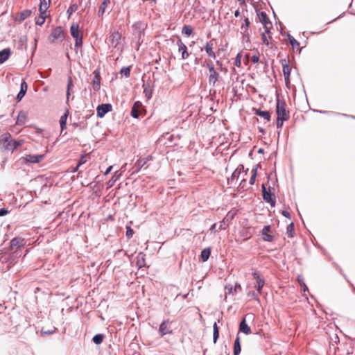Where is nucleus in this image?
<instances>
[{
	"instance_id": "obj_1",
	"label": "nucleus",
	"mask_w": 355,
	"mask_h": 355,
	"mask_svg": "<svg viewBox=\"0 0 355 355\" xmlns=\"http://www.w3.org/2000/svg\"><path fill=\"white\" fill-rule=\"evenodd\" d=\"M286 103L283 101H277L276 113L277 115V127L281 128L283 125L284 121L289 119V112L286 110Z\"/></svg>"
},
{
	"instance_id": "obj_2",
	"label": "nucleus",
	"mask_w": 355,
	"mask_h": 355,
	"mask_svg": "<svg viewBox=\"0 0 355 355\" xmlns=\"http://www.w3.org/2000/svg\"><path fill=\"white\" fill-rule=\"evenodd\" d=\"M257 17L259 21L263 24V28L266 31V33H269V30H271L272 28V24L266 13L262 11L259 12H257Z\"/></svg>"
},
{
	"instance_id": "obj_3",
	"label": "nucleus",
	"mask_w": 355,
	"mask_h": 355,
	"mask_svg": "<svg viewBox=\"0 0 355 355\" xmlns=\"http://www.w3.org/2000/svg\"><path fill=\"white\" fill-rule=\"evenodd\" d=\"M0 142L5 150L11 151L15 150V146L12 144L13 142V139L10 134L1 135Z\"/></svg>"
},
{
	"instance_id": "obj_4",
	"label": "nucleus",
	"mask_w": 355,
	"mask_h": 355,
	"mask_svg": "<svg viewBox=\"0 0 355 355\" xmlns=\"http://www.w3.org/2000/svg\"><path fill=\"white\" fill-rule=\"evenodd\" d=\"M64 37L65 32L62 27L57 26L53 30L52 33L49 37V40L52 43H53L57 40H62Z\"/></svg>"
},
{
	"instance_id": "obj_5",
	"label": "nucleus",
	"mask_w": 355,
	"mask_h": 355,
	"mask_svg": "<svg viewBox=\"0 0 355 355\" xmlns=\"http://www.w3.org/2000/svg\"><path fill=\"white\" fill-rule=\"evenodd\" d=\"M171 322L167 319L164 320L159 325L158 332L159 335L162 337L166 334H172L173 330L171 328Z\"/></svg>"
},
{
	"instance_id": "obj_6",
	"label": "nucleus",
	"mask_w": 355,
	"mask_h": 355,
	"mask_svg": "<svg viewBox=\"0 0 355 355\" xmlns=\"http://www.w3.org/2000/svg\"><path fill=\"white\" fill-rule=\"evenodd\" d=\"M176 44L178 47V52L181 53L182 59H187L189 56V53L188 52L187 46L184 44L182 39L179 37H178Z\"/></svg>"
},
{
	"instance_id": "obj_7",
	"label": "nucleus",
	"mask_w": 355,
	"mask_h": 355,
	"mask_svg": "<svg viewBox=\"0 0 355 355\" xmlns=\"http://www.w3.org/2000/svg\"><path fill=\"white\" fill-rule=\"evenodd\" d=\"M144 107L140 101H136L131 110V115L132 117L137 119L144 112Z\"/></svg>"
},
{
	"instance_id": "obj_8",
	"label": "nucleus",
	"mask_w": 355,
	"mask_h": 355,
	"mask_svg": "<svg viewBox=\"0 0 355 355\" xmlns=\"http://www.w3.org/2000/svg\"><path fill=\"white\" fill-rule=\"evenodd\" d=\"M282 71H283L285 83L286 85H288V84H290V75H291V68L287 64V62L286 60H282Z\"/></svg>"
},
{
	"instance_id": "obj_9",
	"label": "nucleus",
	"mask_w": 355,
	"mask_h": 355,
	"mask_svg": "<svg viewBox=\"0 0 355 355\" xmlns=\"http://www.w3.org/2000/svg\"><path fill=\"white\" fill-rule=\"evenodd\" d=\"M112 110V105L109 103L101 104L97 107V116L100 118L103 117L106 113Z\"/></svg>"
},
{
	"instance_id": "obj_10",
	"label": "nucleus",
	"mask_w": 355,
	"mask_h": 355,
	"mask_svg": "<svg viewBox=\"0 0 355 355\" xmlns=\"http://www.w3.org/2000/svg\"><path fill=\"white\" fill-rule=\"evenodd\" d=\"M207 67L209 71V82L214 85L218 80V73L216 71L211 63L207 64Z\"/></svg>"
},
{
	"instance_id": "obj_11",
	"label": "nucleus",
	"mask_w": 355,
	"mask_h": 355,
	"mask_svg": "<svg viewBox=\"0 0 355 355\" xmlns=\"http://www.w3.org/2000/svg\"><path fill=\"white\" fill-rule=\"evenodd\" d=\"M121 38V34L118 31H114L110 35L109 41L112 46L117 47L120 44Z\"/></svg>"
},
{
	"instance_id": "obj_12",
	"label": "nucleus",
	"mask_w": 355,
	"mask_h": 355,
	"mask_svg": "<svg viewBox=\"0 0 355 355\" xmlns=\"http://www.w3.org/2000/svg\"><path fill=\"white\" fill-rule=\"evenodd\" d=\"M262 193L263 200L267 202H270L272 206H274L275 200L273 198V195L266 190V188L263 184L262 185Z\"/></svg>"
},
{
	"instance_id": "obj_13",
	"label": "nucleus",
	"mask_w": 355,
	"mask_h": 355,
	"mask_svg": "<svg viewBox=\"0 0 355 355\" xmlns=\"http://www.w3.org/2000/svg\"><path fill=\"white\" fill-rule=\"evenodd\" d=\"M252 275L257 281L256 288L257 289V291L259 293H261V289L265 284V281L257 271H254L252 273Z\"/></svg>"
},
{
	"instance_id": "obj_14",
	"label": "nucleus",
	"mask_w": 355,
	"mask_h": 355,
	"mask_svg": "<svg viewBox=\"0 0 355 355\" xmlns=\"http://www.w3.org/2000/svg\"><path fill=\"white\" fill-rule=\"evenodd\" d=\"M24 159H25L26 162H30V163H39L44 159V155H26Z\"/></svg>"
},
{
	"instance_id": "obj_15",
	"label": "nucleus",
	"mask_w": 355,
	"mask_h": 355,
	"mask_svg": "<svg viewBox=\"0 0 355 355\" xmlns=\"http://www.w3.org/2000/svg\"><path fill=\"white\" fill-rule=\"evenodd\" d=\"M94 80L92 83V87L94 90L98 91L101 87V76L100 73L98 70H95L94 71Z\"/></svg>"
},
{
	"instance_id": "obj_16",
	"label": "nucleus",
	"mask_w": 355,
	"mask_h": 355,
	"mask_svg": "<svg viewBox=\"0 0 355 355\" xmlns=\"http://www.w3.org/2000/svg\"><path fill=\"white\" fill-rule=\"evenodd\" d=\"M261 41L262 44L263 45H266V46H269L270 44H272V42L273 41L270 30H269V33H266V31L264 30V32H263L261 35Z\"/></svg>"
},
{
	"instance_id": "obj_17",
	"label": "nucleus",
	"mask_w": 355,
	"mask_h": 355,
	"mask_svg": "<svg viewBox=\"0 0 355 355\" xmlns=\"http://www.w3.org/2000/svg\"><path fill=\"white\" fill-rule=\"evenodd\" d=\"M250 22L248 18H245L243 20V23L241 26V30H243V37L246 38L247 40H249L250 34L248 32V28L250 26Z\"/></svg>"
},
{
	"instance_id": "obj_18",
	"label": "nucleus",
	"mask_w": 355,
	"mask_h": 355,
	"mask_svg": "<svg viewBox=\"0 0 355 355\" xmlns=\"http://www.w3.org/2000/svg\"><path fill=\"white\" fill-rule=\"evenodd\" d=\"M204 49H205L206 53H207V55L210 58H211L213 59L216 58V55L215 52L213 50L214 49V44H213L212 41L206 42Z\"/></svg>"
},
{
	"instance_id": "obj_19",
	"label": "nucleus",
	"mask_w": 355,
	"mask_h": 355,
	"mask_svg": "<svg viewBox=\"0 0 355 355\" xmlns=\"http://www.w3.org/2000/svg\"><path fill=\"white\" fill-rule=\"evenodd\" d=\"M146 255L143 252H139L136 257V265L139 268L146 266Z\"/></svg>"
},
{
	"instance_id": "obj_20",
	"label": "nucleus",
	"mask_w": 355,
	"mask_h": 355,
	"mask_svg": "<svg viewBox=\"0 0 355 355\" xmlns=\"http://www.w3.org/2000/svg\"><path fill=\"white\" fill-rule=\"evenodd\" d=\"M71 36L76 39L83 36V33L79 31V26L77 24H72L70 28Z\"/></svg>"
},
{
	"instance_id": "obj_21",
	"label": "nucleus",
	"mask_w": 355,
	"mask_h": 355,
	"mask_svg": "<svg viewBox=\"0 0 355 355\" xmlns=\"http://www.w3.org/2000/svg\"><path fill=\"white\" fill-rule=\"evenodd\" d=\"M271 227L270 225L265 226L262 230L263 239L266 241L270 242L273 240V236L269 234Z\"/></svg>"
},
{
	"instance_id": "obj_22",
	"label": "nucleus",
	"mask_w": 355,
	"mask_h": 355,
	"mask_svg": "<svg viewBox=\"0 0 355 355\" xmlns=\"http://www.w3.org/2000/svg\"><path fill=\"white\" fill-rule=\"evenodd\" d=\"M110 3H111L110 0H103V1L101 3V6H99V9L98 11V17H103V15L105 14L107 8L109 7Z\"/></svg>"
},
{
	"instance_id": "obj_23",
	"label": "nucleus",
	"mask_w": 355,
	"mask_h": 355,
	"mask_svg": "<svg viewBox=\"0 0 355 355\" xmlns=\"http://www.w3.org/2000/svg\"><path fill=\"white\" fill-rule=\"evenodd\" d=\"M51 0H40L39 11L41 14H46V10L49 8Z\"/></svg>"
},
{
	"instance_id": "obj_24",
	"label": "nucleus",
	"mask_w": 355,
	"mask_h": 355,
	"mask_svg": "<svg viewBox=\"0 0 355 355\" xmlns=\"http://www.w3.org/2000/svg\"><path fill=\"white\" fill-rule=\"evenodd\" d=\"M28 89V85L25 80H23L21 83L20 92L17 96V99L19 101L24 96Z\"/></svg>"
},
{
	"instance_id": "obj_25",
	"label": "nucleus",
	"mask_w": 355,
	"mask_h": 355,
	"mask_svg": "<svg viewBox=\"0 0 355 355\" xmlns=\"http://www.w3.org/2000/svg\"><path fill=\"white\" fill-rule=\"evenodd\" d=\"M148 159L146 158H139L136 163L135 164L134 168H135V171L138 172L143 167H144L147 162Z\"/></svg>"
},
{
	"instance_id": "obj_26",
	"label": "nucleus",
	"mask_w": 355,
	"mask_h": 355,
	"mask_svg": "<svg viewBox=\"0 0 355 355\" xmlns=\"http://www.w3.org/2000/svg\"><path fill=\"white\" fill-rule=\"evenodd\" d=\"M239 331H242L246 335L251 334V329L250 327L247 324L245 319H243L240 323Z\"/></svg>"
},
{
	"instance_id": "obj_27",
	"label": "nucleus",
	"mask_w": 355,
	"mask_h": 355,
	"mask_svg": "<svg viewBox=\"0 0 355 355\" xmlns=\"http://www.w3.org/2000/svg\"><path fill=\"white\" fill-rule=\"evenodd\" d=\"M288 40L290 42V44L292 46V49L293 50H296L298 52H300L301 49L300 46V42L297 41L293 36L288 35Z\"/></svg>"
},
{
	"instance_id": "obj_28",
	"label": "nucleus",
	"mask_w": 355,
	"mask_h": 355,
	"mask_svg": "<svg viewBox=\"0 0 355 355\" xmlns=\"http://www.w3.org/2000/svg\"><path fill=\"white\" fill-rule=\"evenodd\" d=\"M10 55V51L9 49H5L0 51V64H2L7 60Z\"/></svg>"
},
{
	"instance_id": "obj_29",
	"label": "nucleus",
	"mask_w": 355,
	"mask_h": 355,
	"mask_svg": "<svg viewBox=\"0 0 355 355\" xmlns=\"http://www.w3.org/2000/svg\"><path fill=\"white\" fill-rule=\"evenodd\" d=\"M254 114L257 116H259L265 119H266L268 121L270 119V112L268 111H261L259 110H254Z\"/></svg>"
},
{
	"instance_id": "obj_30",
	"label": "nucleus",
	"mask_w": 355,
	"mask_h": 355,
	"mask_svg": "<svg viewBox=\"0 0 355 355\" xmlns=\"http://www.w3.org/2000/svg\"><path fill=\"white\" fill-rule=\"evenodd\" d=\"M68 114H69V112L67 110L64 112V114L62 116H61V117L60 119V125L61 132H62L64 130V129L66 128Z\"/></svg>"
},
{
	"instance_id": "obj_31",
	"label": "nucleus",
	"mask_w": 355,
	"mask_h": 355,
	"mask_svg": "<svg viewBox=\"0 0 355 355\" xmlns=\"http://www.w3.org/2000/svg\"><path fill=\"white\" fill-rule=\"evenodd\" d=\"M241 350L240 339L239 337H236L234 344V355H239Z\"/></svg>"
},
{
	"instance_id": "obj_32",
	"label": "nucleus",
	"mask_w": 355,
	"mask_h": 355,
	"mask_svg": "<svg viewBox=\"0 0 355 355\" xmlns=\"http://www.w3.org/2000/svg\"><path fill=\"white\" fill-rule=\"evenodd\" d=\"M210 254L211 250L209 248H205L202 250L200 254L201 260L202 261H206L209 259Z\"/></svg>"
},
{
	"instance_id": "obj_33",
	"label": "nucleus",
	"mask_w": 355,
	"mask_h": 355,
	"mask_svg": "<svg viewBox=\"0 0 355 355\" xmlns=\"http://www.w3.org/2000/svg\"><path fill=\"white\" fill-rule=\"evenodd\" d=\"M213 341L216 343L219 337V329L216 322L213 325Z\"/></svg>"
},
{
	"instance_id": "obj_34",
	"label": "nucleus",
	"mask_w": 355,
	"mask_h": 355,
	"mask_svg": "<svg viewBox=\"0 0 355 355\" xmlns=\"http://www.w3.org/2000/svg\"><path fill=\"white\" fill-rule=\"evenodd\" d=\"M46 19V14H41L36 17L35 24L39 26H42L44 24Z\"/></svg>"
},
{
	"instance_id": "obj_35",
	"label": "nucleus",
	"mask_w": 355,
	"mask_h": 355,
	"mask_svg": "<svg viewBox=\"0 0 355 355\" xmlns=\"http://www.w3.org/2000/svg\"><path fill=\"white\" fill-rule=\"evenodd\" d=\"M21 244V241L19 239L15 238L11 240L10 241V248L12 250H14L15 248H17Z\"/></svg>"
},
{
	"instance_id": "obj_36",
	"label": "nucleus",
	"mask_w": 355,
	"mask_h": 355,
	"mask_svg": "<svg viewBox=\"0 0 355 355\" xmlns=\"http://www.w3.org/2000/svg\"><path fill=\"white\" fill-rule=\"evenodd\" d=\"M26 119V116L24 113L20 112L17 116V123L22 125L25 123Z\"/></svg>"
},
{
	"instance_id": "obj_37",
	"label": "nucleus",
	"mask_w": 355,
	"mask_h": 355,
	"mask_svg": "<svg viewBox=\"0 0 355 355\" xmlns=\"http://www.w3.org/2000/svg\"><path fill=\"white\" fill-rule=\"evenodd\" d=\"M93 342L96 344H101L103 340V336L102 334H96L92 338Z\"/></svg>"
},
{
	"instance_id": "obj_38",
	"label": "nucleus",
	"mask_w": 355,
	"mask_h": 355,
	"mask_svg": "<svg viewBox=\"0 0 355 355\" xmlns=\"http://www.w3.org/2000/svg\"><path fill=\"white\" fill-rule=\"evenodd\" d=\"M78 7L77 4H71L67 11V13L68 14L69 17H70L73 12H75L78 10Z\"/></svg>"
},
{
	"instance_id": "obj_39",
	"label": "nucleus",
	"mask_w": 355,
	"mask_h": 355,
	"mask_svg": "<svg viewBox=\"0 0 355 355\" xmlns=\"http://www.w3.org/2000/svg\"><path fill=\"white\" fill-rule=\"evenodd\" d=\"M182 33L189 36L193 33V29L190 26L185 25L182 28Z\"/></svg>"
},
{
	"instance_id": "obj_40",
	"label": "nucleus",
	"mask_w": 355,
	"mask_h": 355,
	"mask_svg": "<svg viewBox=\"0 0 355 355\" xmlns=\"http://www.w3.org/2000/svg\"><path fill=\"white\" fill-rule=\"evenodd\" d=\"M297 282L300 284V285L304 292L308 291V288H307L306 285L305 284V283L303 280V278L301 276L297 277Z\"/></svg>"
},
{
	"instance_id": "obj_41",
	"label": "nucleus",
	"mask_w": 355,
	"mask_h": 355,
	"mask_svg": "<svg viewBox=\"0 0 355 355\" xmlns=\"http://www.w3.org/2000/svg\"><path fill=\"white\" fill-rule=\"evenodd\" d=\"M73 87V81L71 77L68 78V83H67V98H69V96L70 95V89Z\"/></svg>"
},
{
	"instance_id": "obj_42",
	"label": "nucleus",
	"mask_w": 355,
	"mask_h": 355,
	"mask_svg": "<svg viewBox=\"0 0 355 355\" xmlns=\"http://www.w3.org/2000/svg\"><path fill=\"white\" fill-rule=\"evenodd\" d=\"M121 74L124 75L126 78L129 77L130 75V67H123L121 69Z\"/></svg>"
},
{
	"instance_id": "obj_43",
	"label": "nucleus",
	"mask_w": 355,
	"mask_h": 355,
	"mask_svg": "<svg viewBox=\"0 0 355 355\" xmlns=\"http://www.w3.org/2000/svg\"><path fill=\"white\" fill-rule=\"evenodd\" d=\"M88 158H89L88 155L85 154V155H82L78 163V166H81V165L85 164L87 162Z\"/></svg>"
},
{
	"instance_id": "obj_44",
	"label": "nucleus",
	"mask_w": 355,
	"mask_h": 355,
	"mask_svg": "<svg viewBox=\"0 0 355 355\" xmlns=\"http://www.w3.org/2000/svg\"><path fill=\"white\" fill-rule=\"evenodd\" d=\"M133 234H134V231L131 228L130 226H127L126 227V233H125V235L127 236L128 239H131L133 236Z\"/></svg>"
},
{
	"instance_id": "obj_45",
	"label": "nucleus",
	"mask_w": 355,
	"mask_h": 355,
	"mask_svg": "<svg viewBox=\"0 0 355 355\" xmlns=\"http://www.w3.org/2000/svg\"><path fill=\"white\" fill-rule=\"evenodd\" d=\"M256 176H257V171H256V169H253V170H252V173L251 178H250V184L251 185L254 184V182H255Z\"/></svg>"
},
{
	"instance_id": "obj_46",
	"label": "nucleus",
	"mask_w": 355,
	"mask_h": 355,
	"mask_svg": "<svg viewBox=\"0 0 355 355\" xmlns=\"http://www.w3.org/2000/svg\"><path fill=\"white\" fill-rule=\"evenodd\" d=\"M75 40H76L75 46L76 47H80V46H82V45H83V36L80 37L78 38H76Z\"/></svg>"
},
{
	"instance_id": "obj_47",
	"label": "nucleus",
	"mask_w": 355,
	"mask_h": 355,
	"mask_svg": "<svg viewBox=\"0 0 355 355\" xmlns=\"http://www.w3.org/2000/svg\"><path fill=\"white\" fill-rule=\"evenodd\" d=\"M31 14V11L28 10H24L23 12H21V19H24L29 17Z\"/></svg>"
},
{
	"instance_id": "obj_48",
	"label": "nucleus",
	"mask_w": 355,
	"mask_h": 355,
	"mask_svg": "<svg viewBox=\"0 0 355 355\" xmlns=\"http://www.w3.org/2000/svg\"><path fill=\"white\" fill-rule=\"evenodd\" d=\"M15 146V150L17 149L19 146H21L24 144L23 140L15 141L13 140L12 143Z\"/></svg>"
},
{
	"instance_id": "obj_49",
	"label": "nucleus",
	"mask_w": 355,
	"mask_h": 355,
	"mask_svg": "<svg viewBox=\"0 0 355 355\" xmlns=\"http://www.w3.org/2000/svg\"><path fill=\"white\" fill-rule=\"evenodd\" d=\"M293 231H294V225L293 223H291L287 227V232H288V233L290 234L291 236H293V235L291 234Z\"/></svg>"
},
{
	"instance_id": "obj_50",
	"label": "nucleus",
	"mask_w": 355,
	"mask_h": 355,
	"mask_svg": "<svg viewBox=\"0 0 355 355\" xmlns=\"http://www.w3.org/2000/svg\"><path fill=\"white\" fill-rule=\"evenodd\" d=\"M259 56L258 55H254L252 57L251 61L253 63H257L259 62Z\"/></svg>"
},
{
	"instance_id": "obj_51",
	"label": "nucleus",
	"mask_w": 355,
	"mask_h": 355,
	"mask_svg": "<svg viewBox=\"0 0 355 355\" xmlns=\"http://www.w3.org/2000/svg\"><path fill=\"white\" fill-rule=\"evenodd\" d=\"M8 212H9L8 210L6 209H4V208L1 209H0V217L6 215Z\"/></svg>"
},
{
	"instance_id": "obj_52",
	"label": "nucleus",
	"mask_w": 355,
	"mask_h": 355,
	"mask_svg": "<svg viewBox=\"0 0 355 355\" xmlns=\"http://www.w3.org/2000/svg\"><path fill=\"white\" fill-rule=\"evenodd\" d=\"M144 92L145 96L147 97V98H150L151 97L150 91L148 90L147 89H144Z\"/></svg>"
},
{
	"instance_id": "obj_53",
	"label": "nucleus",
	"mask_w": 355,
	"mask_h": 355,
	"mask_svg": "<svg viewBox=\"0 0 355 355\" xmlns=\"http://www.w3.org/2000/svg\"><path fill=\"white\" fill-rule=\"evenodd\" d=\"M236 64L237 66H240L241 65V55H240V54H238V55L236 57Z\"/></svg>"
},
{
	"instance_id": "obj_54",
	"label": "nucleus",
	"mask_w": 355,
	"mask_h": 355,
	"mask_svg": "<svg viewBox=\"0 0 355 355\" xmlns=\"http://www.w3.org/2000/svg\"><path fill=\"white\" fill-rule=\"evenodd\" d=\"M282 214L286 218H290V214L287 211H283Z\"/></svg>"
},
{
	"instance_id": "obj_55",
	"label": "nucleus",
	"mask_w": 355,
	"mask_h": 355,
	"mask_svg": "<svg viewBox=\"0 0 355 355\" xmlns=\"http://www.w3.org/2000/svg\"><path fill=\"white\" fill-rule=\"evenodd\" d=\"M112 166H109V167L107 168L106 171L105 172V175H107L109 173H110V171H112Z\"/></svg>"
},
{
	"instance_id": "obj_56",
	"label": "nucleus",
	"mask_w": 355,
	"mask_h": 355,
	"mask_svg": "<svg viewBox=\"0 0 355 355\" xmlns=\"http://www.w3.org/2000/svg\"><path fill=\"white\" fill-rule=\"evenodd\" d=\"M225 289H228L229 293H232V286H230H230H225Z\"/></svg>"
},
{
	"instance_id": "obj_57",
	"label": "nucleus",
	"mask_w": 355,
	"mask_h": 355,
	"mask_svg": "<svg viewBox=\"0 0 355 355\" xmlns=\"http://www.w3.org/2000/svg\"><path fill=\"white\" fill-rule=\"evenodd\" d=\"M237 289H239V290L241 289V286L240 284H236L234 291L236 292Z\"/></svg>"
},
{
	"instance_id": "obj_58",
	"label": "nucleus",
	"mask_w": 355,
	"mask_h": 355,
	"mask_svg": "<svg viewBox=\"0 0 355 355\" xmlns=\"http://www.w3.org/2000/svg\"><path fill=\"white\" fill-rule=\"evenodd\" d=\"M225 223V220H223L222 222H221V224L220 225V227H219V229L220 230H225V227L223 226V223Z\"/></svg>"
},
{
	"instance_id": "obj_59",
	"label": "nucleus",
	"mask_w": 355,
	"mask_h": 355,
	"mask_svg": "<svg viewBox=\"0 0 355 355\" xmlns=\"http://www.w3.org/2000/svg\"><path fill=\"white\" fill-rule=\"evenodd\" d=\"M239 15H240V11H239V10L238 9V10H236L234 12V16H235L236 17H239Z\"/></svg>"
},
{
	"instance_id": "obj_60",
	"label": "nucleus",
	"mask_w": 355,
	"mask_h": 355,
	"mask_svg": "<svg viewBox=\"0 0 355 355\" xmlns=\"http://www.w3.org/2000/svg\"><path fill=\"white\" fill-rule=\"evenodd\" d=\"M80 166H78V165L76 166V167H75V168L72 170V172H73V173L76 172V171L78 170V168H79V167H80Z\"/></svg>"
},
{
	"instance_id": "obj_61",
	"label": "nucleus",
	"mask_w": 355,
	"mask_h": 355,
	"mask_svg": "<svg viewBox=\"0 0 355 355\" xmlns=\"http://www.w3.org/2000/svg\"><path fill=\"white\" fill-rule=\"evenodd\" d=\"M216 224H214L211 228H210V230L211 231H214L215 230V228H216Z\"/></svg>"
},
{
	"instance_id": "obj_62",
	"label": "nucleus",
	"mask_w": 355,
	"mask_h": 355,
	"mask_svg": "<svg viewBox=\"0 0 355 355\" xmlns=\"http://www.w3.org/2000/svg\"><path fill=\"white\" fill-rule=\"evenodd\" d=\"M0 263H3V261H1V259H0ZM4 269H5V268H4V267H3V266H0V270H3Z\"/></svg>"
},
{
	"instance_id": "obj_63",
	"label": "nucleus",
	"mask_w": 355,
	"mask_h": 355,
	"mask_svg": "<svg viewBox=\"0 0 355 355\" xmlns=\"http://www.w3.org/2000/svg\"><path fill=\"white\" fill-rule=\"evenodd\" d=\"M248 295H250V296L254 297V296H255V293H254V292H250V293H248Z\"/></svg>"
},
{
	"instance_id": "obj_64",
	"label": "nucleus",
	"mask_w": 355,
	"mask_h": 355,
	"mask_svg": "<svg viewBox=\"0 0 355 355\" xmlns=\"http://www.w3.org/2000/svg\"><path fill=\"white\" fill-rule=\"evenodd\" d=\"M142 25V24L141 22H139V23H137L134 25V26H141Z\"/></svg>"
}]
</instances>
